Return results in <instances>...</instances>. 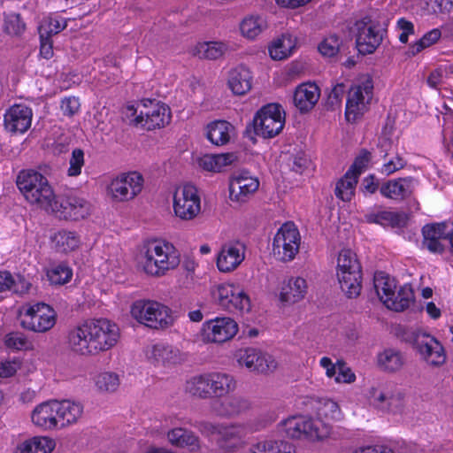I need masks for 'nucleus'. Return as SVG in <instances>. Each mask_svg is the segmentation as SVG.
<instances>
[{
  "mask_svg": "<svg viewBox=\"0 0 453 453\" xmlns=\"http://www.w3.org/2000/svg\"><path fill=\"white\" fill-rule=\"evenodd\" d=\"M186 391L199 399L211 397L209 372L193 376L186 383Z\"/></svg>",
  "mask_w": 453,
  "mask_h": 453,
  "instance_id": "41",
  "label": "nucleus"
},
{
  "mask_svg": "<svg viewBox=\"0 0 453 453\" xmlns=\"http://www.w3.org/2000/svg\"><path fill=\"white\" fill-rule=\"evenodd\" d=\"M58 401H47L38 404L31 414L35 426L43 430L59 429Z\"/></svg>",
  "mask_w": 453,
  "mask_h": 453,
  "instance_id": "24",
  "label": "nucleus"
},
{
  "mask_svg": "<svg viewBox=\"0 0 453 453\" xmlns=\"http://www.w3.org/2000/svg\"><path fill=\"white\" fill-rule=\"evenodd\" d=\"M26 29V25L18 13H10L4 18V31L9 35H19Z\"/></svg>",
  "mask_w": 453,
  "mask_h": 453,
  "instance_id": "56",
  "label": "nucleus"
},
{
  "mask_svg": "<svg viewBox=\"0 0 453 453\" xmlns=\"http://www.w3.org/2000/svg\"><path fill=\"white\" fill-rule=\"evenodd\" d=\"M318 413L327 419H340L341 418V410L338 403L331 399H325L320 402Z\"/></svg>",
  "mask_w": 453,
  "mask_h": 453,
  "instance_id": "57",
  "label": "nucleus"
},
{
  "mask_svg": "<svg viewBox=\"0 0 453 453\" xmlns=\"http://www.w3.org/2000/svg\"><path fill=\"white\" fill-rule=\"evenodd\" d=\"M67 26V19L61 17L45 18L39 26L40 38H50L54 35L60 33Z\"/></svg>",
  "mask_w": 453,
  "mask_h": 453,
  "instance_id": "47",
  "label": "nucleus"
},
{
  "mask_svg": "<svg viewBox=\"0 0 453 453\" xmlns=\"http://www.w3.org/2000/svg\"><path fill=\"white\" fill-rule=\"evenodd\" d=\"M144 248L143 270L148 275L161 277L180 265V255L169 242L150 240Z\"/></svg>",
  "mask_w": 453,
  "mask_h": 453,
  "instance_id": "2",
  "label": "nucleus"
},
{
  "mask_svg": "<svg viewBox=\"0 0 453 453\" xmlns=\"http://www.w3.org/2000/svg\"><path fill=\"white\" fill-rule=\"evenodd\" d=\"M226 50V46L219 42H198L193 50V55L201 59L215 60L221 58Z\"/></svg>",
  "mask_w": 453,
  "mask_h": 453,
  "instance_id": "43",
  "label": "nucleus"
},
{
  "mask_svg": "<svg viewBox=\"0 0 453 453\" xmlns=\"http://www.w3.org/2000/svg\"><path fill=\"white\" fill-rule=\"evenodd\" d=\"M168 441L171 444L177 447H188L191 450H198L200 449V440L194 432L185 428H173L167 434Z\"/></svg>",
  "mask_w": 453,
  "mask_h": 453,
  "instance_id": "38",
  "label": "nucleus"
},
{
  "mask_svg": "<svg viewBox=\"0 0 453 453\" xmlns=\"http://www.w3.org/2000/svg\"><path fill=\"white\" fill-rule=\"evenodd\" d=\"M413 345L422 358L432 365H442L446 360L442 345L426 333H415Z\"/></svg>",
  "mask_w": 453,
  "mask_h": 453,
  "instance_id": "18",
  "label": "nucleus"
},
{
  "mask_svg": "<svg viewBox=\"0 0 453 453\" xmlns=\"http://www.w3.org/2000/svg\"><path fill=\"white\" fill-rule=\"evenodd\" d=\"M265 21L262 18L251 16L242 21L240 29L243 36L254 39L265 28Z\"/></svg>",
  "mask_w": 453,
  "mask_h": 453,
  "instance_id": "49",
  "label": "nucleus"
},
{
  "mask_svg": "<svg viewBox=\"0 0 453 453\" xmlns=\"http://www.w3.org/2000/svg\"><path fill=\"white\" fill-rule=\"evenodd\" d=\"M95 384L100 392H114L119 386V375L112 372H104L95 377Z\"/></svg>",
  "mask_w": 453,
  "mask_h": 453,
  "instance_id": "51",
  "label": "nucleus"
},
{
  "mask_svg": "<svg viewBox=\"0 0 453 453\" xmlns=\"http://www.w3.org/2000/svg\"><path fill=\"white\" fill-rule=\"evenodd\" d=\"M244 257V245L240 242H228L222 246L218 255L217 266L220 272H232L242 264Z\"/></svg>",
  "mask_w": 453,
  "mask_h": 453,
  "instance_id": "25",
  "label": "nucleus"
},
{
  "mask_svg": "<svg viewBox=\"0 0 453 453\" xmlns=\"http://www.w3.org/2000/svg\"><path fill=\"white\" fill-rule=\"evenodd\" d=\"M355 27L357 50L363 55L373 53L380 45L386 30L372 15L357 20Z\"/></svg>",
  "mask_w": 453,
  "mask_h": 453,
  "instance_id": "8",
  "label": "nucleus"
},
{
  "mask_svg": "<svg viewBox=\"0 0 453 453\" xmlns=\"http://www.w3.org/2000/svg\"><path fill=\"white\" fill-rule=\"evenodd\" d=\"M20 326L35 333H45L56 324L57 313L48 304L37 303L19 311Z\"/></svg>",
  "mask_w": 453,
  "mask_h": 453,
  "instance_id": "7",
  "label": "nucleus"
},
{
  "mask_svg": "<svg viewBox=\"0 0 453 453\" xmlns=\"http://www.w3.org/2000/svg\"><path fill=\"white\" fill-rule=\"evenodd\" d=\"M285 125V112L279 104H268L263 106L253 119L254 134L265 139L278 135Z\"/></svg>",
  "mask_w": 453,
  "mask_h": 453,
  "instance_id": "5",
  "label": "nucleus"
},
{
  "mask_svg": "<svg viewBox=\"0 0 453 453\" xmlns=\"http://www.w3.org/2000/svg\"><path fill=\"white\" fill-rule=\"evenodd\" d=\"M441 33L438 28L432 29L426 33L415 44L411 46V52L416 55L425 48L435 43L441 37Z\"/></svg>",
  "mask_w": 453,
  "mask_h": 453,
  "instance_id": "55",
  "label": "nucleus"
},
{
  "mask_svg": "<svg viewBox=\"0 0 453 453\" xmlns=\"http://www.w3.org/2000/svg\"><path fill=\"white\" fill-rule=\"evenodd\" d=\"M295 44V40L290 35H283L269 48L271 58L275 60L288 58L292 53Z\"/></svg>",
  "mask_w": 453,
  "mask_h": 453,
  "instance_id": "45",
  "label": "nucleus"
},
{
  "mask_svg": "<svg viewBox=\"0 0 453 453\" xmlns=\"http://www.w3.org/2000/svg\"><path fill=\"white\" fill-rule=\"evenodd\" d=\"M210 387L211 396L218 399L233 392L236 388L234 378L226 372H209Z\"/></svg>",
  "mask_w": 453,
  "mask_h": 453,
  "instance_id": "32",
  "label": "nucleus"
},
{
  "mask_svg": "<svg viewBox=\"0 0 453 453\" xmlns=\"http://www.w3.org/2000/svg\"><path fill=\"white\" fill-rule=\"evenodd\" d=\"M65 219L79 220L86 218L90 211L89 203L75 196H64L54 198L50 211Z\"/></svg>",
  "mask_w": 453,
  "mask_h": 453,
  "instance_id": "16",
  "label": "nucleus"
},
{
  "mask_svg": "<svg viewBox=\"0 0 453 453\" xmlns=\"http://www.w3.org/2000/svg\"><path fill=\"white\" fill-rule=\"evenodd\" d=\"M378 150L380 156L387 159L392 154L397 152V146L391 138L383 134L379 138Z\"/></svg>",
  "mask_w": 453,
  "mask_h": 453,
  "instance_id": "61",
  "label": "nucleus"
},
{
  "mask_svg": "<svg viewBox=\"0 0 453 453\" xmlns=\"http://www.w3.org/2000/svg\"><path fill=\"white\" fill-rule=\"evenodd\" d=\"M46 275L50 283H68L73 278V270L65 263H60L49 268Z\"/></svg>",
  "mask_w": 453,
  "mask_h": 453,
  "instance_id": "50",
  "label": "nucleus"
},
{
  "mask_svg": "<svg viewBox=\"0 0 453 453\" xmlns=\"http://www.w3.org/2000/svg\"><path fill=\"white\" fill-rule=\"evenodd\" d=\"M368 223L390 226L392 227H403L408 221V216L404 212L381 211L365 215Z\"/></svg>",
  "mask_w": 453,
  "mask_h": 453,
  "instance_id": "37",
  "label": "nucleus"
},
{
  "mask_svg": "<svg viewBox=\"0 0 453 453\" xmlns=\"http://www.w3.org/2000/svg\"><path fill=\"white\" fill-rule=\"evenodd\" d=\"M417 184V180L411 176L393 179L384 182L380 192L386 198L403 201L413 195Z\"/></svg>",
  "mask_w": 453,
  "mask_h": 453,
  "instance_id": "22",
  "label": "nucleus"
},
{
  "mask_svg": "<svg viewBox=\"0 0 453 453\" xmlns=\"http://www.w3.org/2000/svg\"><path fill=\"white\" fill-rule=\"evenodd\" d=\"M357 180L358 177L356 173L352 170H348L344 176L336 183L335 196L344 202L350 201L355 194Z\"/></svg>",
  "mask_w": 453,
  "mask_h": 453,
  "instance_id": "44",
  "label": "nucleus"
},
{
  "mask_svg": "<svg viewBox=\"0 0 453 453\" xmlns=\"http://www.w3.org/2000/svg\"><path fill=\"white\" fill-rule=\"evenodd\" d=\"M370 394L373 403L380 409L395 412L403 406V397L400 393L393 395L389 391L372 388Z\"/></svg>",
  "mask_w": 453,
  "mask_h": 453,
  "instance_id": "36",
  "label": "nucleus"
},
{
  "mask_svg": "<svg viewBox=\"0 0 453 453\" xmlns=\"http://www.w3.org/2000/svg\"><path fill=\"white\" fill-rule=\"evenodd\" d=\"M145 356L151 365L157 367L172 366L184 360V356L179 349L161 342L148 346Z\"/></svg>",
  "mask_w": 453,
  "mask_h": 453,
  "instance_id": "20",
  "label": "nucleus"
},
{
  "mask_svg": "<svg viewBox=\"0 0 453 453\" xmlns=\"http://www.w3.org/2000/svg\"><path fill=\"white\" fill-rule=\"evenodd\" d=\"M4 344L7 348L15 350H27L32 349V342L21 332H11L4 337Z\"/></svg>",
  "mask_w": 453,
  "mask_h": 453,
  "instance_id": "53",
  "label": "nucleus"
},
{
  "mask_svg": "<svg viewBox=\"0 0 453 453\" xmlns=\"http://www.w3.org/2000/svg\"><path fill=\"white\" fill-rule=\"evenodd\" d=\"M373 96V81L369 74L360 75L349 90L345 116L354 122L368 110Z\"/></svg>",
  "mask_w": 453,
  "mask_h": 453,
  "instance_id": "4",
  "label": "nucleus"
},
{
  "mask_svg": "<svg viewBox=\"0 0 453 453\" xmlns=\"http://www.w3.org/2000/svg\"><path fill=\"white\" fill-rule=\"evenodd\" d=\"M59 429L73 425L82 416L83 405L70 400L58 401Z\"/></svg>",
  "mask_w": 453,
  "mask_h": 453,
  "instance_id": "33",
  "label": "nucleus"
},
{
  "mask_svg": "<svg viewBox=\"0 0 453 453\" xmlns=\"http://www.w3.org/2000/svg\"><path fill=\"white\" fill-rule=\"evenodd\" d=\"M84 165V153L80 149H75L72 152L70 158V167L68 169V174L70 176H77L81 174V168Z\"/></svg>",
  "mask_w": 453,
  "mask_h": 453,
  "instance_id": "60",
  "label": "nucleus"
},
{
  "mask_svg": "<svg viewBox=\"0 0 453 453\" xmlns=\"http://www.w3.org/2000/svg\"><path fill=\"white\" fill-rule=\"evenodd\" d=\"M281 428L291 438L308 437L311 440H323L331 432L328 424L321 419H312L305 416L291 417L281 422Z\"/></svg>",
  "mask_w": 453,
  "mask_h": 453,
  "instance_id": "6",
  "label": "nucleus"
},
{
  "mask_svg": "<svg viewBox=\"0 0 453 453\" xmlns=\"http://www.w3.org/2000/svg\"><path fill=\"white\" fill-rule=\"evenodd\" d=\"M142 176L132 172L113 179L107 188V195L114 202L129 201L142 191Z\"/></svg>",
  "mask_w": 453,
  "mask_h": 453,
  "instance_id": "13",
  "label": "nucleus"
},
{
  "mask_svg": "<svg viewBox=\"0 0 453 453\" xmlns=\"http://www.w3.org/2000/svg\"><path fill=\"white\" fill-rule=\"evenodd\" d=\"M235 357L238 364L250 372L265 374L273 372L278 367V363L272 355L258 349H239Z\"/></svg>",
  "mask_w": 453,
  "mask_h": 453,
  "instance_id": "15",
  "label": "nucleus"
},
{
  "mask_svg": "<svg viewBox=\"0 0 453 453\" xmlns=\"http://www.w3.org/2000/svg\"><path fill=\"white\" fill-rule=\"evenodd\" d=\"M223 423H212L210 421L196 422L195 427L204 436L210 437L217 434L219 437Z\"/></svg>",
  "mask_w": 453,
  "mask_h": 453,
  "instance_id": "64",
  "label": "nucleus"
},
{
  "mask_svg": "<svg viewBox=\"0 0 453 453\" xmlns=\"http://www.w3.org/2000/svg\"><path fill=\"white\" fill-rule=\"evenodd\" d=\"M238 324L229 317H217L205 321L200 335L206 343H224L233 339L238 333Z\"/></svg>",
  "mask_w": 453,
  "mask_h": 453,
  "instance_id": "12",
  "label": "nucleus"
},
{
  "mask_svg": "<svg viewBox=\"0 0 453 453\" xmlns=\"http://www.w3.org/2000/svg\"><path fill=\"white\" fill-rule=\"evenodd\" d=\"M173 212L182 220L195 219L201 210V201L197 189L191 184H183L176 188L173 193Z\"/></svg>",
  "mask_w": 453,
  "mask_h": 453,
  "instance_id": "11",
  "label": "nucleus"
},
{
  "mask_svg": "<svg viewBox=\"0 0 453 453\" xmlns=\"http://www.w3.org/2000/svg\"><path fill=\"white\" fill-rule=\"evenodd\" d=\"M248 427L244 423L222 424L218 444L226 449H234L247 435Z\"/></svg>",
  "mask_w": 453,
  "mask_h": 453,
  "instance_id": "28",
  "label": "nucleus"
},
{
  "mask_svg": "<svg viewBox=\"0 0 453 453\" xmlns=\"http://www.w3.org/2000/svg\"><path fill=\"white\" fill-rule=\"evenodd\" d=\"M153 302L150 300L135 301L130 309L132 318L140 324L149 327V320L151 319L150 312L153 311L151 305Z\"/></svg>",
  "mask_w": 453,
  "mask_h": 453,
  "instance_id": "48",
  "label": "nucleus"
},
{
  "mask_svg": "<svg viewBox=\"0 0 453 453\" xmlns=\"http://www.w3.org/2000/svg\"><path fill=\"white\" fill-rule=\"evenodd\" d=\"M320 91L315 83H303L299 85L293 96L294 104L300 111L311 110L319 101Z\"/></svg>",
  "mask_w": 453,
  "mask_h": 453,
  "instance_id": "29",
  "label": "nucleus"
},
{
  "mask_svg": "<svg viewBox=\"0 0 453 453\" xmlns=\"http://www.w3.org/2000/svg\"><path fill=\"white\" fill-rule=\"evenodd\" d=\"M373 289L383 304L394 311H403L415 300L411 285H373Z\"/></svg>",
  "mask_w": 453,
  "mask_h": 453,
  "instance_id": "10",
  "label": "nucleus"
},
{
  "mask_svg": "<svg viewBox=\"0 0 453 453\" xmlns=\"http://www.w3.org/2000/svg\"><path fill=\"white\" fill-rule=\"evenodd\" d=\"M337 371L338 373L334 378L335 382L352 383L356 380L355 373L342 360L337 361Z\"/></svg>",
  "mask_w": 453,
  "mask_h": 453,
  "instance_id": "63",
  "label": "nucleus"
},
{
  "mask_svg": "<svg viewBox=\"0 0 453 453\" xmlns=\"http://www.w3.org/2000/svg\"><path fill=\"white\" fill-rule=\"evenodd\" d=\"M54 440L47 436H35L20 442L14 453H51L55 449Z\"/></svg>",
  "mask_w": 453,
  "mask_h": 453,
  "instance_id": "35",
  "label": "nucleus"
},
{
  "mask_svg": "<svg viewBox=\"0 0 453 453\" xmlns=\"http://www.w3.org/2000/svg\"><path fill=\"white\" fill-rule=\"evenodd\" d=\"M449 226L446 223L426 225L422 229L423 248L434 253H441L444 246L441 244V240H449L450 229H449Z\"/></svg>",
  "mask_w": 453,
  "mask_h": 453,
  "instance_id": "27",
  "label": "nucleus"
},
{
  "mask_svg": "<svg viewBox=\"0 0 453 453\" xmlns=\"http://www.w3.org/2000/svg\"><path fill=\"white\" fill-rule=\"evenodd\" d=\"M207 139L216 146H223L230 142L234 127L226 120H216L206 127Z\"/></svg>",
  "mask_w": 453,
  "mask_h": 453,
  "instance_id": "31",
  "label": "nucleus"
},
{
  "mask_svg": "<svg viewBox=\"0 0 453 453\" xmlns=\"http://www.w3.org/2000/svg\"><path fill=\"white\" fill-rule=\"evenodd\" d=\"M250 453H296V447L282 440H265L252 444Z\"/></svg>",
  "mask_w": 453,
  "mask_h": 453,
  "instance_id": "40",
  "label": "nucleus"
},
{
  "mask_svg": "<svg viewBox=\"0 0 453 453\" xmlns=\"http://www.w3.org/2000/svg\"><path fill=\"white\" fill-rule=\"evenodd\" d=\"M342 40L335 35H329L319 44V52L327 58L336 56L340 50Z\"/></svg>",
  "mask_w": 453,
  "mask_h": 453,
  "instance_id": "54",
  "label": "nucleus"
},
{
  "mask_svg": "<svg viewBox=\"0 0 453 453\" xmlns=\"http://www.w3.org/2000/svg\"><path fill=\"white\" fill-rule=\"evenodd\" d=\"M236 159L234 153L204 155L199 159V165L210 172H220Z\"/></svg>",
  "mask_w": 453,
  "mask_h": 453,
  "instance_id": "42",
  "label": "nucleus"
},
{
  "mask_svg": "<svg viewBox=\"0 0 453 453\" xmlns=\"http://www.w3.org/2000/svg\"><path fill=\"white\" fill-rule=\"evenodd\" d=\"M336 276L339 283H361L362 267L357 254L351 250L343 249L340 251Z\"/></svg>",
  "mask_w": 453,
  "mask_h": 453,
  "instance_id": "19",
  "label": "nucleus"
},
{
  "mask_svg": "<svg viewBox=\"0 0 453 453\" xmlns=\"http://www.w3.org/2000/svg\"><path fill=\"white\" fill-rule=\"evenodd\" d=\"M344 94L345 86L342 83L335 85L326 98V108L330 110L339 108L341 106Z\"/></svg>",
  "mask_w": 453,
  "mask_h": 453,
  "instance_id": "59",
  "label": "nucleus"
},
{
  "mask_svg": "<svg viewBox=\"0 0 453 453\" xmlns=\"http://www.w3.org/2000/svg\"><path fill=\"white\" fill-rule=\"evenodd\" d=\"M252 80L250 69L244 65H238L229 71L227 85L234 95L243 96L251 89Z\"/></svg>",
  "mask_w": 453,
  "mask_h": 453,
  "instance_id": "30",
  "label": "nucleus"
},
{
  "mask_svg": "<svg viewBox=\"0 0 453 453\" xmlns=\"http://www.w3.org/2000/svg\"><path fill=\"white\" fill-rule=\"evenodd\" d=\"M218 300L226 309H236L249 311L250 300L247 294L235 285H219L218 288Z\"/></svg>",
  "mask_w": 453,
  "mask_h": 453,
  "instance_id": "23",
  "label": "nucleus"
},
{
  "mask_svg": "<svg viewBox=\"0 0 453 453\" xmlns=\"http://www.w3.org/2000/svg\"><path fill=\"white\" fill-rule=\"evenodd\" d=\"M406 165V160L401 157L398 152L388 157V161L381 166V173L390 175L395 172L403 169Z\"/></svg>",
  "mask_w": 453,
  "mask_h": 453,
  "instance_id": "58",
  "label": "nucleus"
},
{
  "mask_svg": "<svg viewBox=\"0 0 453 453\" xmlns=\"http://www.w3.org/2000/svg\"><path fill=\"white\" fill-rule=\"evenodd\" d=\"M257 178L243 172L235 175L229 184L230 199L237 203H245L258 188Z\"/></svg>",
  "mask_w": 453,
  "mask_h": 453,
  "instance_id": "21",
  "label": "nucleus"
},
{
  "mask_svg": "<svg viewBox=\"0 0 453 453\" xmlns=\"http://www.w3.org/2000/svg\"><path fill=\"white\" fill-rule=\"evenodd\" d=\"M252 409L251 401L242 395H232L211 403V412L219 418H232L242 416Z\"/></svg>",
  "mask_w": 453,
  "mask_h": 453,
  "instance_id": "17",
  "label": "nucleus"
},
{
  "mask_svg": "<svg viewBox=\"0 0 453 453\" xmlns=\"http://www.w3.org/2000/svg\"><path fill=\"white\" fill-rule=\"evenodd\" d=\"M405 362L403 353L395 349L388 348L377 355V365L387 372H395L402 369Z\"/></svg>",
  "mask_w": 453,
  "mask_h": 453,
  "instance_id": "34",
  "label": "nucleus"
},
{
  "mask_svg": "<svg viewBox=\"0 0 453 453\" xmlns=\"http://www.w3.org/2000/svg\"><path fill=\"white\" fill-rule=\"evenodd\" d=\"M300 241L301 236L295 224L292 222L283 224L273 239V256L282 262L293 260L299 251Z\"/></svg>",
  "mask_w": 453,
  "mask_h": 453,
  "instance_id": "9",
  "label": "nucleus"
},
{
  "mask_svg": "<svg viewBox=\"0 0 453 453\" xmlns=\"http://www.w3.org/2000/svg\"><path fill=\"white\" fill-rule=\"evenodd\" d=\"M171 121L170 108L160 102L146 100L139 114L135 117L136 125H142L147 130L162 128Z\"/></svg>",
  "mask_w": 453,
  "mask_h": 453,
  "instance_id": "14",
  "label": "nucleus"
},
{
  "mask_svg": "<svg viewBox=\"0 0 453 453\" xmlns=\"http://www.w3.org/2000/svg\"><path fill=\"white\" fill-rule=\"evenodd\" d=\"M289 165L293 172L298 174H303L311 167V162L305 154L298 153L292 157L291 164H289Z\"/></svg>",
  "mask_w": 453,
  "mask_h": 453,
  "instance_id": "62",
  "label": "nucleus"
},
{
  "mask_svg": "<svg viewBox=\"0 0 453 453\" xmlns=\"http://www.w3.org/2000/svg\"><path fill=\"white\" fill-rule=\"evenodd\" d=\"M17 186L25 199L46 211L52 206L54 191L46 177L34 170H23L17 177Z\"/></svg>",
  "mask_w": 453,
  "mask_h": 453,
  "instance_id": "3",
  "label": "nucleus"
},
{
  "mask_svg": "<svg viewBox=\"0 0 453 453\" xmlns=\"http://www.w3.org/2000/svg\"><path fill=\"white\" fill-rule=\"evenodd\" d=\"M150 312L149 327L152 329H165L173 325L174 318L172 311L165 305L154 301Z\"/></svg>",
  "mask_w": 453,
  "mask_h": 453,
  "instance_id": "39",
  "label": "nucleus"
},
{
  "mask_svg": "<svg viewBox=\"0 0 453 453\" xmlns=\"http://www.w3.org/2000/svg\"><path fill=\"white\" fill-rule=\"evenodd\" d=\"M120 336L119 328L107 319L85 320L68 331L66 344L74 354L96 356L113 348Z\"/></svg>",
  "mask_w": 453,
  "mask_h": 453,
  "instance_id": "1",
  "label": "nucleus"
},
{
  "mask_svg": "<svg viewBox=\"0 0 453 453\" xmlns=\"http://www.w3.org/2000/svg\"><path fill=\"white\" fill-rule=\"evenodd\" d=\"M306 287L307 285H283L279 299L283 303H295L304 296Z\"/></svg>",
  "mask_w": 453,
  "mask_h": 453,
  "instance_id": "52",
  "label": "nucleus"
},
{
  "mask_svg": "<svg viewBox=\"0 0 453 453\" xmlns=\"http://www.w3.org/2000/svg\"><path fill=\"white\" fill-rule=\"evenodd\" d=\"M32 111L22 104L12 106L4 114V127L12 133H24L31 126Z\"/></svg>",
  "mask_w": 453,
  "mask_h": 453,
  "instance_id": "26",
  "label": "nucleus"
},
{
  "mask_svg": "<svg viewBox=\"0 0 453 453\" xmlns=\"http://www.w3.org/2000/svg\"><path fill=\"white\" fill-rule=\"evenodd\" d=\"M52 242L58 251L67 253L79 246V238L75 233L61 230L54 234Z\"/></svg>",
  "mask_w": 453,
  "mask_h": 453,
  "instance_id": "46",
  "label": "nucleus"
}]
</instances>
